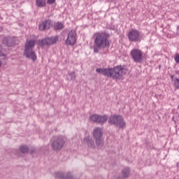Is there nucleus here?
<instances>
[{"mask_svg": "<svg viewBox=\"0 0 179 179\" xmlns=\"http://www.w3.org/2000/svg\"><path fill=\"white\" fill-rule=\"evenodd\" d=\"M63 28L64 24H62V22H57L55 24V30H62Z\"/></svg>", "mask_w": 179, "mask_h": 179, "instance_id": "6ab92c4d", "label": "nucleus"}, {"mask_svg": "<svg viewBox=\"0 0 179 179\" xmlns=\"http://www.w3.org/2000/svg\"><path fill=\"white\" fill-rule=\"evenodd\" d=\"M131 57L137 64H142L143 62V52L139 49H133L130 52Z\"/></svg>", "mask_w": 179, "mask_h": 179, "instance_id": "0eeeda50", "label": "nucleus"}, {"mask_svg": "<svg viewBox=\"0 0 179 179\" xmlns=\"http://www.w3.org/2000/svg\"><path fill=\"white\" fill-rule=\"evenodd\" d=\"M92 136L98 148H103L104 141L103 140V129L100 127H95L92 131Z\"/></svg>", "mask_w": 179, "mask_h": 179, "instance_id": "39448f33", "label": "nucleus"}, {"mask_svg": "<svg viewBox=\"0 0 179 179\" xmlns=\"http://www.w3.org/2000/svg\"><path fill=\"white\" fill-rule=\"evenodd\" d=\"M67 79L68 80H75V79H76V76L75 75L74 71L68 73Z\"/></svg>", "mask_w": 179, "mask_h": 179, "instance_id": "a211bd4d", "label": "nucleus"}, {"mask_svg": "<svg viewBox=\"0 0 179 179\" xmlns=\"http://www.w3.org/2000/svg\"><path fill=\"white\" fill-rule=\"evenodd\" d=\"M94 52H99L100 50L110 48V34L107 32H96L94 34Z\"/></svg>", "mask_w": 179, "mask_h": 179, "instance_id": "f257e3e1", "label": "nucleus"}, {"mask_svg": "<svg viewBox=\"0 0 179 179\" xmlns=\"http://www.w3.org/2000/svg\"><path fill=\"white\" fill-rule=\"evenodd\" d=\"M57 37H50V38H46V42H47V45H51L52 44H55L57 43Z\"/></svg>", "mask_w": 179, "mask_h": 179, "instance_id": "dca6fc26", "label": "nucleus"}, {"mask_svg": "<svg viewBox=\"0 0 179 179\" xmlns=\"http://www.w3.org/2000/svg\"><path fill=\"white\" fill-rule=\"evenodd\" d=\"M2 52V46L0 45V52Z\"/></svg>", "mask_w": 179, "mask_h": 179, "instance_id": "393cba45", "label": "nucleus"}, {"mask_svg": "<svg viewBox=\"0 0 179 179\" xmlns=\"http://www.w3.org/2000/svg\"><path fill=\"white\" fill-rule=\"evenodd\" d=\"M108 124H110V125H115L120 129H124L126 125L125 121H124L122 116L117 115L110 116L108 119Z\"/></svg>", "mask_w": 179, "mask_h": 179, "instance_id": "423d86ee", "label": "nucleus"}, {"mask_svg": "<svg viewBox=\"0 0 179 179\" xmlns=\"http://www.w3.org/2000/svg\"><path fill=\"white\" fill-rule=\"evenodd\" d=\"M2 65V63L0 62V66Z\"/></svg>", "mask_w": 179, "mask_h": 179, "instance_id": "a878e982", "label": "nucleus"}, {"mask_svg": "<svg viewBox=\"0 0 179 179\" xmlns=\"http://www.w3.org/2000/svg\"><path fill=\"white\" fill-rule=\"evenodd\" d=\"M76 43V31L71 30L69 32L67 38L66 40V44L69 45H75Z\"/></svg>", "mask_w": 179, "mask_h": 179, "instance_id": "1a4fd4ad", "label": "nucleus"}, {"mask_svg": "<svg viewBox=\"0 0 179 179\" xmlns=\"http://www.w3.org/2000/svg\"><path fill=\"white\" fill-rule=\"evenodd\" d=\"M96 72L103 75V76L113 78V79L121 80L124 78L125 73L128 72V70L122 66H117L113 69H96Z\"/></svg>", "mask_w": 179, "mask_h": 179, "instance_id": "f03ea898", "label": "nucleus"}, {"mask_svg": "<svg viewBox=\"0 0 179 179\" xmlns=\"http://www.w3.org/2000/svg\"><path fill=\"white\" fill-rule=\"evenodd\" d=\"M46 5V1L45 0H36V6L38 8H44Z\"/></svg>", "mask_w": 179, "mask_h": 179, "instance_id": "f3484780", "label": "nucleus"}, {"mask_svg": "<svg viewBox=\"0 0 179 179\" xmlns=\"http://www.w3.org/2000/svg\"><path fill=\"white\" fill-rule=\"evenodd\" d=\"M56 177H57V178H60V179H71V178H72V176L71 175V173H66V175H64V173H62L61 172H58L56 173Z\"/></svg>", "mask_w": 179, "mask_h": 179, "instance_id": "4468645a", "label": "nucleus"}, {"mask_svg": "<svg viewBox=\"0 0 179 179\" xmlns=\"http://www.w3.org/2000/svg\"><path fill=\"white\" fill-rule=\"evenodd\" d=\"M35 45L36 41L33 40L27 41L24 52V55L27 58H29V59H31L34 62L36 61V59H37V55H36V52L33 50V48H34Z\"/></svg>", "mask_w": 179, "mask_h": 179, "instance_id": "7ed1b4c3", "label": "nucleus"}, {"mask_svg": "<svg viewBox=\"0 0 179 179\" xmlns=\"http://www.w3.org/2000/svg\"><path fill=\"white\" fill-rule=\"evenodd\" d=\"M38 44L41 47H44V45H47V39H42L38 41Z\"/></svg>", "mask_w": 179, "mask_h": 179, "instance_id": "4be33fe9", "label": "nucleus"}, {"mask_svg": "<svg viewBox=\"0 0 179 179\" xmlns=\"http://www.w3.org/2000/svg\"><path fill=\"white\" fill-rule=\"evenodd\" d=\"M51 23L52 22L50 20L43 21L39 24V30H41V31L44 30H48L50 27H51Z\"/></svg>", "mask_w": 179, "mask_h": 179, "instance_id": "9b49d317", "label": "nucleus"}, {"mask_svg": "<svg viewBox=\"0 0 179 179\" xmlns=\"http://www.w3.org/2000/svg\"><path fill=\"white\" fill-rule=\"evenodd\" d=\"M10 41V38H4L3 39V44H6L8 47H12V43H9Z\"/></svg>", "mask_w": 179, "mask_h": 179, "instance_id": "412c9836", "label": "nucleus"}, {"mask_svg": "<svg viewBox=\"0 0 179 179\" xmlns=\"http://www.w3.org/2000/svg\"><path fill=\"white\" fill-rule=\"evenodd\" d=\"M128 37L130 41H141L139 31L136 29H131Z\"/></svg>", "mask_w": 179, "mask_h": 179, "instance_id": "9d476101", "label": "nucleus"}, {"mask_svg": "<svg viewBox=\"0 0 179 179\" xmlns=\"http://www.w3.org/2000/svg\"><path fill=\"white\" fill-rule=\"evenodd\" d=\"M90 120L92 121V122H96V124H104L107 122L108 117L106 115H100L97 114H94L90 117Z\"/></svg>", "mask_w": 179, "mask_h": 179, "instance_id": "6e6552de", "label": "nucleus"}, {"mask_svg": "<svg viewBox=\"0 0 179 179\" xmlns=\"http://www.w3.org/2000/svg\"><path fill=\"white\" fill-rule=\"evenodd\" d=\"M20 150L22 153H29V147L27 145H21L20 147Z\"/></svg>", "mask_w": 179, "mask_h": 179, "instance_id": "aec40b11", "label": "nucleus"}, {"mask_svg": "<svg viewBox=\"0 0 179 179\" xmlns=\"http://www.w3.org/2000/svg\"><path fill=\"white\" fill-rule=\"evenodd\" d=\"M129 173H131V169H129V168H124L123 170L122 171V178H128V177H129Z\"/></svg>", "mask_w": 179, "mask_h": 179, "instance_id": "2eb2a0df", "label": "nucleus"}, {"mask_svg": "<svg viewBox=\"0 0 179 179\" xmlns=\"http://www.w3.org/2000/svg\"><path fill=\"white\" fill-rule=\"evenodd\" d=\"M65 142L66 138L62 136H56L51 143V148L55 152H59L65 146Z\"/></svg>", "mask_w": 179, "mask_h": 179, "instance_id": "20e7f679", "label": "nucleus"}, {"mask_svg": "<svg viewBox=\"0 0 179 179\" xmlns=\"http://www.w3.org/2000/svg\"><path fill=\"white\" fill-rule=\"evenodd\" d=\"M171 79L174 82L175 89H179V71H177L174 76H171Z\"/></svg>", "mask_w": 179, "mask_h": 179, "instance_id": "ddd939ff", "label": "nucleus"}, {"mask_svg": "<svg viewBox=\"0 0 179 179\" xmlns=\"http://www.w3.org/2000/svg\"><path fill=\"white\" fill-rule=\"evenodd\" d=\"M0 19H1V16H0Z\"/></svg>", "mask_w": 179, "mask_h": 179, "instance_id": "bb28decb", "label": "nucleus"}, {"mask_svg": "<svg viewBox=\"0 0 179 179\" xmlns=\"http://www.w3.org/2000/svg\"><path fill=\"white\" fill-rule=\"evenodd\" d=\"M55 3V0H47V3H48V5H52V3Z\"/></svg>", "mask_w": 179, "mask_h": 179, "instance_id": "b1692460", "label": "nucleus"}, {"mask_svg": "<svg viewBox=\"0 0 179 179\" xmlns=\"http://www.w3.org/2000/svg\"><path fill=\"white\" fill-rule=\"evenodd\" d=\"M84 143L87 145L88 148H92V149L96 148V144L94 143V141L92 140L90 137L87 136L83 140Z\"/></svg>", "mask_w": 179, "mask_h": 179, "instance_id": "f8f14e48", "label": "nucleus"}, {"mask_svg": "<svg viewBox=\"0 0 179 179\" xmlns=\"http://www.w3.org/2000/svg\"><path fill=\"white\" fill-rule=\"evenodd\" d=\"M175 62H176V64H179V54L178 53L175 55Z\"/></svg>", "mask_w": 179, "mask_h": 179, "instance_id": "5701e85b", "label": "nucleus"}]
</instances>
